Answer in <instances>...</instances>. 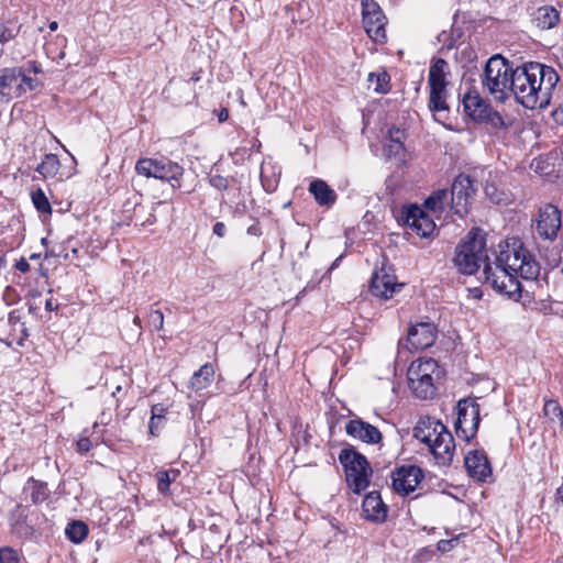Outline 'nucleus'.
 Listing matches in <instances>:
<instances>
[{
	"mask_svg": "<svg viewBox=\"0 0 563 563\" xmlns=\"http://www.w3.org/2000/svg\"><path fill=\"white\" fill-rule=\"evenodd\" d=\"M0 563H20L15 550L12 548H3L0 550Z\"/></svg>",
	"mask_w": 563,
	"mask_h": 563,
	"instance_id": "obj_42",
	"label": "nucleus"
},
{
	"mask_svg": "<svg viewBox=\"0 0 563 563\" xmlns=\"http://www.w3.org/2000/svg\"><path fill=\"white\" fill-rule=\"evenodd\" d=\"M229 118V111L225 108H222L218 113V120L219 122H224Z\"/></svg>",
	"mask_w": 563,
	"mask_h": 563,
	"instance_id": "obj_52",
	"label": "nucleus"
},
{
	"mask_svg": "<svg viewBox=\"0 0 563 563\" xmlns=\"http://www.w3.org/2000/svg\"><path fill=\"white\" fill-rule=\"evenodd\" d=\"M437 328L432 322H419L408 330L407 341L413 350H424L433 345Z\"/></svg>",
	"mask_w": 563,
	"mask_h": 563,
	"instance_id": "obj_17",
	"label": "nucleus"
},
{
	"mask_svg": "<svg viewBox=\"0 0 563 563\" xmlns=\"http://www.w3.org/2000/svg\"><path fill=\"white\" fill-rule=\"evenodd\" d=\"M559 81L550 66L530 62L512 70L510 96L527 109L547 108Z\"/></svg>",
	"mask_w": 563,
	"mask_h": 563,
	"instance_id": "obj_1",
	"label": "nucleus"
},
{
	"mask_svg": "<svg viewBox=\"0 0 563 563\" xmlns=\"http://www.w3.org/2000/svg\"><path fill=\"white\" fill-rule=\"evenodd\" d=\"M345 432L349 437L367 444H378L383 440L382 432L373 424L362 419H352L345 424Z\"/></svg>",
	"mask_w": 563,
	"mask_h": 563,
	"instance_id": "obj_19",
	"label": "nucleus"
},
{
	"mask_svg": "<svg viewBox=\"0 0 563 563\" xmlns=\"http://www.w3.org/2000/svg\"><path fill=\"white\" fill-rule=\"evenodd\" d=\"M27 489L34 504L45 501L49 495L47 484L40 481L31 479Z\"/></svg>",
	"mask_w": 563,
	"mask_h": 563,
	"instance_id": "obj_33",
	"label": "nucleus"
},
{
	"mask_svg": "<svg viewBox=\"0 0 563 563\" xmlns=\"http://www.w3.org/2000/svg\"><path fill=\"white\" fill-rule=\"evenodd\" d=\"M339 461L343 465L349 487L353 493L360 494L365 490L373 474L367 459L349 446L341 450Z\"/></svg>",
	"mask_w": 563,
	"mask_h": 563,
	"instance_id": "obj_6",
	"label": "nucleus"
},
{
	"mask_svg": "<svg viewBox=\"0 0 563 563\" xmlns=\"http://www.w3.org/2000/svg\"><path fill=\"white\" fill-rule=\"evenodd\" d=\"M405 137L404 131L400 129H390L389 130V139L391 144L389 145V151L399 154L400 151L404 150L402 140Z\"/></svg>",
	"mask_w": 563,
	"mask_h": 563,
	"instance_id": "obj_38",
	"label": "nucleus"
},
{
	"mask_svg": "<svg viewBox=\"0 0 563 563\" xmlns=\"http://www.w3.org/2000/svg\"><path fill=\"white\" fill-rule=\"evenodd\" d=\"M463 107L468 117L479 121L490 106L477 92H467L463 98Z\"/></svg>",
	"mask_w": 563,
	"mask_h": 563,
	"instance_id": "obj_24",
	"label": "nucleus"
},
{
	"mask_svg": "<svg viewBox=\"0 0 563 563\" xmlns=\"http://www.w3.org/2000/svg\"><path fill=\"white\" fill-rule=\"evenodd\" d=\"M543 413L548 421L552 424L563 426V409L554 399L544 401Z\"/></svg>",
	"mask_w": 563,
	"mask_h": 563,
	"instance_id": "obj_31",
	"label": "nucleus"
},
{
	"mask_svg": "<svg viewBox=\"0 0 563 563\" xmlns=\"http://www.w3.org/2000/svg\"><path fill=\"white\" fill-rule=\"evenodd\" d=\"M451 541H448V540H441L439 542V550L441 551H446L448 550V547L450 545Z\"/></svg>",
	"mask_w": 563,
	"mask_h": 563,
	"instance_id": "obj_54",
	"label": "nucleus"
},
{
	"mask_svg": "<svg viewBox=\"0 0 563 563\" xmlns=\"http://www.w3.org/2000/svg\"><path fill=\"white\" fill-rule=\"evenodd\" d=\"M262 183H263V186L264 188L267 190V191H273L274 190V187L273 186H266L265 183H264V178L262 177Z\"/></svg>",
	"mask_w": 563,
	"mask_h": 563,
	"instance_id": "obj_57",
	"label": "nucleus"
},
{
	"mask_svg": "<svg viewBox=\"0 0 563 563\" xmlns=\"http://www.w3.org/2000/svg\"><path fill=\"white\" fill-rule=\"evenodd\" d=\"M429 109L433 113L449 110L446 103V87H430Z\"/></svg>",
	"mask_w": 563,
	"mask_h": 563,
	"instance_id": "obj_28",
	"label": "nucleus"
},
{
	"mask_svg": "<svg viewBox=\"0 0 563 563\" xmlns=\"http://www.w3.org/2000/svg\"><path fill=\"white\" fill-rule=\"evenodd\" d=\"M405 224L421 238L430 236L434 229V221L419 207H410L405 216Z\"/></svg>",
	"mask_w": 563,
	"mask_h": 563,
	"instance_id": "obj_18",
	"label": "nucleus"
},
{
	"mask_svg": "<svg viewBox=\"0 0 563 563\" xmlns=\"http://www.w3.org/2000/svg\"><path fill=\"white\" fill-rule=\"evenodd\" d=\"M32 201H33L35 208L37 209V211H40V212H51L52 211L51 203H49L48 199L46 198L45 194L41 189H37L36 191H34L32 194Z\"/></svg>",
	"mask_w": 563,
	"mask_h": 563,
	"instance_id": "obj_40",
	"label": "nucleus"
},
{
	"mask_svg": "<svg viewBox=\"0 0 563 563\" xmlns=\"http://www.w3.org/2000/svg\"><path fill=\"white\" fill-rule=\"evenodd\" d=\"M212 231L219 238H223L227 232L225 224L223 222H217L214 223Z\"/></svg>",
	"mask_w": 563,
	"mask_h": 563,
	"instance_id": "obj_47",
	"label": "nucleus"
},
{
	"mask_svg": "<svg viewBox=\"0 0 563 563\" xmlns=\"http://www.w3.org/2000/svg\"><path fill=\"white\" fill-rule=\"evenodd\" d=\"M437 369L438 364L432 358L419 361L410 365L408 369V384L418 398L429 399L435 394L432 375Z\"/></svg>",
	"mask_w": 563,
	"mask_h": 563,
	"instance_id": "obj_9",
	"label": "nucleus"
},
{
	"mask_svg": "<svg viewBox=\"0 0 563 563\" xmlns=\"http://www.w3.org/2000/svg\"><path fill=\"white\" fill-rule=\"evenodd\" d=\"M178 471L176 470L157 472L156 478L158 492L162 494H166L169 489L170 483L176 479Z\"/></svg>",
	"mask_w": 563,
	"mask_h": 563,
	"instance_id": "obj_36",
	"label": "nucleus"
},
{
	"mask_svg": "<svg viewBox=\"0 0 563 563\" xmlns=\"http://www.w3.org/2000/svg\"><path fill=\"white\" fill-rule=\"evenodd\" d=\"M65 258H66V260H69V258H70L69 254H66V255H65Z\"/></svg>",
	"mask_w": 563,
	"mask_h": 563,
	"instance_id": "obj_62",
	"label": "nucleus"
},
{
	"mask_svg": "<svg viewBox=\"0 0 563 563\" xmlns=\"http://www.w3.org/2000/svg\"><path fill=\"white\" fill-rule=\"evenodd\" d=\"M422 478L423 474L420 467L404 465L391 474L393 488L396 493L406 496L416 489Z\"/></svg>",
	"mask_w": 563,
	"mask_h": 563,
	"instance_id": "obj_14",
	"label": "nucleus"
},
{
	"mask_svg": "<svg viewBox=\"0 0 563 563\" xmlns=\"http://www.w3.org/2000/svg\"><path fill=\"white\" fill-rule=\"evenodd\" d=\"M87 534L88 527L82 521H73L66 528V536L75 543H80Z\"/></svg>",
	"mask_w": 563,
	"mask_h": 563,
	"instance_id": "obj_34",
	"label": "nucleus"
},
{
	"mask_svg": "<svg viewBox=\"0 0 563 563\" xmlns=\"http://www.w3.org/2000/svg\"><path fill=\"white\" fill-rule=\"evenodd\" d=\"M560 228L561 213L555 206L548 203L539 209L537 232L540 236L553 240L556 238Z\"/></svg>",
	"mask_w": 563,
	"mask_h": 563,
	"instance_id": "obj_15",
	"label": "nucleus"
},
{
	"mask_svg": "<svg viewBox=\"0 0 563 563\" xmlns=\"http://www.w3.org/2000/svg\"><path fill=\"white\" fill-rule=\"evenodd\" d=\"M362 18L364 30L376 43H385L387 19L379 4L374 0H362Z\"/></svg>",
	"mask_w": 563,
	"mask_h": 563,
	"instance_id": "obj_12",
	"label": "nucleus"
},
{
	"mask_svg": "<svg viewBox=\"0 0 563 563\" xmlns=\"http://www.w3.org/2000/svg\"><path fill=\"white\" fill-rule=\"evenodd\" d=\"M395 279V276L391 275L386 267H382L379 271L373 273L369 290L376 297L385 300L389 299L404 286L402 284L396 283Z\"/></svg>",
	"mask_w": 563,
	"mask_h": 563,
	"instance_id": "obj_16",
	"label": "nucleus"
},
{
	"mask_svg": "<svg viewBox=\"0 0 563 563\" xmlns=\"http://www.w3.org/2000/svg\"><path fill=\"white\" fill-rule=\"evenodd\" d=\"M30 296L32 297V299H30L27 302L29 312L32 314H36L41 308V301L37 302V299H40V292L34 290L30 292Z\"/></svg>",
	"mask_w": 563,
	"mask_h": 563,
	"instance_id": "obj_44",
	"label": "nucleus"
},
{
	"mask_svg": "<svg viewBox=\"0 0 563 563\" xmlns=\"http://www.w3.org/2000/svg\"><path fill=\"white\" fill-rule=\"evenodd\" d=\"M449 74V63L443 58H437L429 68L428 82L430 87H446V76Z\"/></svg>",
	"mask_w": 563,
	"mask_h": 563,
	"instance_id": "obj_26",
	"label": "nucleus"
},
{
	"mask_svg": "<svg viewBox=\"0 0 563 563\" xmlns=\"http://www.w3.org/2000/svg\"><path fill=\"white\" fill-rule=\"evenodd\" d=\"M45 309L47 311H55L58 309V303L54 302L52 298L45 300Z\"/></svg>",
	"mask_w": 563,
	"mask_h": 563,
	"instance_id": "obj_50",
	"label": "nucleus"
},
{
	"mask_svg": "<svg viewBox=\"0 0 563 563\" xmlns=\"http://www.w3.org/2000/svg\"><path fill=\"white\" fill-rule=\"evenodd\" d=\"M560 22V13L552 5H542L532 13V23L540 30H551Z\"/></svg>",
	"mask_w": 563,
	"mask_h": 563,
	"instance_id": "obj_23",
	"label": "nucleus"
},
{
	"mask_svg": "<svg viewBox=\"0 0 563 563\" xmlns=\"http://www.w3.org/2000/svg\"><path fill=\"white\" fill-rule=\"evenodd\" d=\"M133 323H134L135 325H137L139 328H141V319H140V317H139V316H135V317L133 318Z\"/></svg>",
	"mask_w": 563,
	"mask_h": 563,
	"instance_id": "obj_56",
	"label": "nucleus"
},
{
	"mask_svg": "<svg viewBox=\"0 0 563 563\" xmlns=\"http://www.w3.org/2000/svg\"><path fill=\"white\" fill-rule=\"evenodd\" d=\"M209 183L212 187H214L218 190H227L229 187L228 179L221 175H211L209 178Z\"/></svg>",
	"mask_w": 563,
	"mask_h": 563,
	"instance_id": "obj_43",
	"label": "nucleus"
},
{
	"mask_svg": "<svg viewBox=\"0 0 563 563\" xmlns=\"http://www.w3.org/2000/svg\"><path fill=\"white\" fill-rule=\"evenodd\" d=\"M362 510L364 518L373 522H384L388 512L378 492H371L364 497Z\"/></svg>",
	"mask_w": 563,
	"mask_h": 563,
	"instance_id": "obj_21",
	"label": "nucleus"
},
{
	"mask_svg": "<svg viewBox=\"0 0 563 563\" xmlns=\"http://www.w3.org/2000/svg\"><path fill=\"white\" fill-rule=\"evenodd\" d=\"M57 27H58V24H57L56 21H53V22L49 23V30L51 31H56Z\"/></svg>",
	"mask_w": 563,
	"mask_h": 563,
	"instance_id": "obj_55",
	"label": "nucleus"
},
{
	"mask_svg": "<svg viewBox=\"0 0 563 563\" xmlns=\"http://www.w3.org/2000/svg\"><path fill=\"white\" fill-rule=\"evenodd\" d=\"M512 70V65L500 55L490 57L485 65L483 88L498 102H505L510 97Z\"/></svg>",
	"mask_w": 563,
	"mask_h": 563,
	"instance_id": "obj_5",
	"label": "nucleus"
},
{
	"mask_svg": "<svg viewBox=\"0 0 563 563\" xmlns=\"http://www.w3.org/2000/svg\"><path fill=\"white\" fill-rule=\"evenodd\" d=\"M412 435L427 446L439 465L452 463L455 442L442 422L430 417H421L412 429Z\"/></svg>",
	"mask_w": 563,
	"mask_h": 563,
	"instance_id": "obj_3",
	"label": "nucleus"
},
{
	"mask_svg": "<svg viewBox=\"0 0 563 563\" xmlns=\"http://www.w3.org/2000/svg\"><path fill=\"white\" fill-rule=\"evenodd\" d=\"M247 234L253 236H260L262 234L261 227L258 223H254L247 228Z\"/></svg>",
	"mask_w": 563,
	"mask_h": 563,
	"instance_id": "obj_49",
	"label": "nucleus"
},
{
	"mask_svg": "<svg viewBox=\"0 0 563 563\" xmlns=\"http://www.w3.org/2000/svg\"><path fill=\"white\" fill-rule=\"evenodd\" d=\"M60 162L57 155L46 154L41 164L36 167V172L44 178H53L58 174Z\"/></svg>",
	"mask_w": 563,
	"mask_h": 563,
	"instance_id": "obj_30",
	"label": "nucleus"
},
{
	"mask_svg": "<svg viewBox=\"0 0 563 563\" xmlns=\"http://www.w3.org/2000/svg\"><path fill=\"white\" fill-rule=\"evenodd\" d=\"M465 467L471 477L484 482L492 475V467L486 454L483 451H471L465 456Z\"/></svg>",
	"mask_w": 563,
	"mask_h": 563,
	"instance_id": "obj_20",
	"label": "nucleus"
},
{
	"mask_svg": "<svg viewBox=\"0 0 563 563\" xmlns=\"http://www.w3.org/2000/svg\"><path fill=\"white\" fill-rule=\"evenodd\" d=\"M15 37V33L4 24H0V43L4 44Z\"/></svg>",
	"mask_w": 563,
	"mask_h": 563,
	"instance_id": "obj_45",
	"label": "nucleus"
},
{
	"mask_svg": "<svg viewBox=\"0 0 563 563\" xmlns=\"http://www.w3.org/2000/svg\"><path fill=\"white\" fill-rule=\"evenodd\" d=\"M5 264L4 255L0 254V268Z\"/></svg>",
	"mask_w": 563,
	"mask_h": 563,
	"instance_id": "obj_59",
	"label": "nucleus"
},
{
	"mask_svg": "<svg viewBox=\"0 0 563 563\" xmlns=\"http://www.w3.org/2000/svg\"><path fill=\"white\" fill-rule=\"evenodd\" d=\"M483 117H484L483 120H479V122L489 123L495 129L506 128V123H505L501 114L499 112L493 110L490 107H489L488 111Z\"/></svg>",
	"mask_w": 563,
	"mask_h": 563,
	"instance_id": "obj_39",
	"label": "nucleus"
},
{
	"mask_svg": "<svg viewBox=\"0 0 563 563\" xmlns=\"http://www.w3.org/2000/svg\"><path fill=\"white\" fill-rule=\"evenodd\" d=\"M20 321V314H19V311L16 310H13L9 313V322L11 324H15Z\"/></svg>",
	"mask_w": 563,
	"mask_h": 563,
	"instance_id": "obj_51",
	"label": "nucleus"
},
{
	"mask_svg": "<svg viewBox=\"0 0 563 563\" xmlns=\"http://www.w3.org/2000/svg\"><path fill=\"white\" fill-rule=\"evenodd\" d=\"M483 273L485 282L498 292L507 295L509 298L520 297L521 284L517 274L496 263H486Z\"/></svg>",
	"mask_w": 563,
	"mask_h": 563,
	"instance_id": "obj_10",
	"label": "nucleus"
},
{
	"mask_svg": "<svg viewBox=\"0 0 563 563\" xmlns=\"http://www.w3.org/2000/svg\"><path fill=\"white\" fill-rule=\"evenodd\" d=\"M23 75L22 67H7L0 70V96L9 99L14 97L12 85Z\"/></svg>",
	"mask_w": 563,
	"mask_h": 563,
	"instance_id": "obj_25",
	"label": "nucleus"
},
{
	"mask_svg": "<svg viewBox=\"0 0 563 563\" xmlns=\"http://www.w3.org/2000/svg\"><path fill=\"white\" fill-rule=\"evenodd\" d=\"M448 190L446 189H439L434 191L426 201L424 206L427 209L438 212L443 210V206L445 201L448 200Z\"/></svg>",
	"mask_w": 563,
	"mask_h": 563,
	"instance_id": "obj_35",
	"label": "nucleus"
},
{
	"mask_svg": "<svg viewBox=\"0 0 563 563\" xmlns=\"http://www.w3.org/2000/svg\"><path fill=\"white\" fill-rule=\"evenodd\" d=\"M73 254H76L77 253V249H73Z\"/></svg>",
	"mask_w": 563,
	"mask_h": 563,
	"instance_id": "obj_61",
	"label": "nucleus"
},
{
	"mask_svg": "<svg viewBox=\"0 0 563 563\" xmlns=\"http://www.w3.org/2000/svg\"><path fill=\"white\" fill-rule=\"evenodd\" d=\"M308 190L317 203L322 207H332L338 198L335 191L322 179L312 180Z\"/></svg>",
	"mask_w": 563,
	"mask_h": 563,
	"instance_id": "obj_22",
	"label": "nucleus"
},
{
	"mask_svg": "<svg viewBox=\"0 0 563 563\" xmlns=\"http://www.w3.org/2000/svg\"><path fill=\"white\" fill-rule=\"evenodd\" d=\"M479 406L472 399H463L457 404L455 432L457 438L468 442L477 432L479 424Z\"/></svg>",
	"mask_w": 563,
	"mask_h": 563,
	"instance_id": "obj_11",
	"label": "nucleus"
},
{
	"mask_svg": "<svg viewBox=\"0 0 563 563\" xmlns=\"http://www.w3.org/2000/svg\"><path fill=\"white\" fill-rule=\"evenodd\" d=\"M191 80L192 81H199L200 80V76L198 73H195L192 76H191Z\"/></svg>",
	"mask_w": 563,
	"mask_h": 563,
	"instance_id": "obj_58",
	"label": "nucleus"
},
{
	"mask_svg": "<svg viewBox=\"0 0 563 563\" xmlns=\"http://www.w3.org/2000/svg\"><path fill=\"white\" fill-rule=\"evenodd\" d=\"M485 190H486V195L490 196V192L488 191V188H486Z\"/></svg>",
	"mask_w": 563,
	"mask_h": 563,
	"instance_id": "obj_60",
	"label": "nucleus"
},
{
	"mask_svg": "<svg viewBox=\"0 0 563 563\" xmlns=\"http://www.w3.org/2000/svg\"><path fill=\"white\" fill-rule=\"evenodd\" d=\"M30 65H31V68L30 70L33 71L34 74H38L41 73V66L36 63V62H30Z\"/></svg>",
	"mask_w": 563,
	"mask_h": 563,
	"instance_id": "obj_53",
	"label": "nucleus"
},
{
	"mask_svg": "<svg viewBox=\"0 0 563 563\" xmlns=\"http://www.w3.org/2000/svg\"><path fill=\"white\" fill-rule=\"evenodd\" d=\"M15 268L22 273H26L30 269V264L24 257H21L16 261Z\"/></svg>",
	"mask_w": 563,
	"mask_h": 563,
	"instance_id": "obj_48",
	"label": "nucleus"
},
{
	"mask_svg": "<svg viewBox=\"0 0 563 563\" xmlns=\"http://www.w3.org/2000/svg\"><path fill=\"white\" fill-rule=\"evenodd\" d=\"M92 448V442L89 438H80L78 441H77V450L78 452L80 453H86V452H89Z\"/></svg>",
	"mask_w": 563,
	"mask_h": 563,
	"instance_id": "obj_46",
	"label": "nucleus"
},
{
	"mask_svg": "<svg viewBox=\"0 0 563 563\" xmlns=\"http://www.w3.org/2000/svg\"><path fill=\"white\" fill-rule=\"evenodd\" d=\"M214 379V367L212 364L206 363L190 378L189 386L195 391L208 388Z\"/></svg>",
	"mask_w": 563,
	"mask_h": 563,
	"instance_id": "obj_27",
	"label": "nucleus"
},
{
	"mask_svg": "<svg viewBox=\"0 0 563 563\" xmlns=\"http://www.w3.org/2000/svg\"><path fill=\"white\" fill-rule=\"evenodd\" d=\"M135 170L139 175L147 178L154 177L169 181L173 188L180 187V178L184 174V168L178 163L164 156L158 158H141L136 162Z\"/></svg>",
	"mask_w": 563,
	"mask_h": 563,
	"instance_id": "obj_8",
	"label": "nucleus"
},
{
	"mask_svg": "<svg viewBox=\"0 0 563 563\" xmlns=\"http://www.w3.org/2000/svg\"><path fill=\"white\" fill-rule=\"evenodd\" d=\"M150 420V432L153 435H157L159 430L165 426L167 408L163 404H156L152 406Z\"/></svg>",
	"mask_w": 563,
	"mask_h": 563,
	"instance_id": "obj_29",
	"label": "nucleus"
},
{
	"mask_svg": "<svg viewBox=\"0 0 563 563\" xmlns=\"http://www.w3.org/2000/svg\"><path fill=\"white\" fill-rule=\"evenodd\" d=\"M525 279H534L539 275L540 267L530 253L520 244L507 245L501 250L494 262Z\"/></svg>",
	"mask_w": 563,
	"mask_h": 563,
	"instance_id": "obj_7",
	"label": "nucleus"
},
{
	"mask_svg": "<svg viewBox=\"0 0 563 563\" xmlns=\"http://www.w3.org/2000/svg\"><path fill=\"white\" fill-rule=\"evenodd\" d=\"M21 79V82L15 87L14 89V97L18 98L25 93L26 91H32L36 88L37 82L35 79L29 77L25 75V71L23 70V75L19 77Z\"/></svg>",
	"mask_w": 563,
	"mask_h": 563,
	"instance_id": "obj_37",
	"label": "nucleus"
},
{
	"mask_svg": "<svg viewBox=\"0 0 563 563\" xmlns=\"http://www.w3.org/2000/svg\"><path fill=\"white\" fill-rule=\"evenodd\" d=\"M412 435L427 446L439 465L452 463L455 442L442 422L430 417H421L412 429Z\"/></svg>",
	"mask_w": 563,
	"mask_h": 563,
	"instance_id": "obj_2",
	"label": "nucleus"
},
{
	"mask_svg": "<svg viewBox=\"0 0 563 563\" xmlns=\"http://www.w3.org/2000/svg\"><path fill=\"white\" fill-rule=\"evenodd\" d=\"M475 192L474 181L468 175L460 174L455 177L451 188V201L456 214L464 216L468 212Z\"/></svg>",
	"mask_w": 563,
	"mask_h": 563,
	"instance_id": "obj_13",
	"label": "nucleus"
},
{
	"mask_svg": "<svg viewBox=\"0 0 563 563\" xmlns=\"http://www.w3.org/2000/svg\"><path fill=\"white\" fill-rule=\"evenodd\" d=\"M368 81L375 82L374 91L377 93H387L390 90V76L386 70L369 73Z\"/></svg>",
	"mask_w": 563,
	"mask_h": 563,
	"instance_id": "obj_32",
	"label": "nucleus"
},
{
	"mask_svg": "<svg viewBox=\"0 0 563 563\" xmlns=\"http://www.w3.org/2000/svg\"><path fill=\"white\" fill-rule=\"evenodd\" d=\"M486 239L483 230L472 229L462 240L453 257V264L461 274L472 275L478 271L481 264L488 263Z\"/></svg>",
	"mask_w": 563,
	"mask_h": 563,
	"instance_id": "obj_4",
	"label": "nucleus"
},
{
	"mask_svg": "<svg viewBox=\"0 0 563 563\" xmlns=\"http://www.w3.org/2000/svg\"><path fill=\"white\" fill-rule=\"evenodd\" d=\"M148 325L154 331H161L164 327V314L161 310H152L148 314Z\"/></svg>",
	"mask_w": 563,
	"mask_h": 563,
	"instance_id": "obj_41",
	"label": "nucleus"
}]
</instances>
